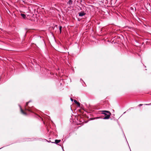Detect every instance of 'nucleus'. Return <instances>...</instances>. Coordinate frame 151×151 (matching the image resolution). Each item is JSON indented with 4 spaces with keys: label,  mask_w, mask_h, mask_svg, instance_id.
Segmentation results:
<instances>
[{
    "label": "nucleus",
    "mask_w": 151,
    "mask_h": 151,
    "mask_svg": "<svg viewBox=\"0 0 151 151\" xmlns=\"http://www.w3.org/2000/svg\"><path fill=\"white\" fill-rule=\"evenodd\" d=\"M62 27L61 26H59V31H60V33L61 34L62 32Z\"/></svg>",
    "instance_id": "obj_10"
},
{
    "label": "nucleus",
    "mask_w": 151,
    "mask_h": 151,
    "mask_svg": "<svg viewBox=\"0 0 151 151\" xmlns=\"http://www.w3.org/2000/svg\"><path fill=\"white\" fill-rule=\"evenodd\" d=\"M73 4V1L72 0H69L68 2L67 3V4L70 6Z\"/></svg>",
    "instance_id": "obj_8"
},
{
    "label": "nucleus",
    "mask_w": 151,
    "mask_h": 151,
    "mask_svg": "<svg viewBox=\"0 0 151 151\" xmlns=\"http://www.w3.org/2000/svg\"><path fill=\"white\" fill-rule=\"evenodd\" d=\"M80 81H82L83 82V83H84V82H83V80H82L81 78L80 79Z\"/></svg>",
    "instance_id": "obj_17"
},
{
    "label": "nucleus",
    "mask_w": 151,
    "mask_h": 151,
    "mask_svg": "<svg viewBox=\"0 0 151 151\" xmlns=\"http://www.w3.org/2000/svg\"><path fill=\"white\" fill-rule=\"evenodd\" d=\"M51 142L50 141H49V142Z\"/></svg>",
    "instance_id": "obj_21"
},
{
    "label": "nucleus",
    "mask_w": 151,
    "mask_h": 151,
    "mask_svg": "<svg viewBox=\"0 0 151 151\" xmlns=\"http://www.w3.org/2000/svg\"><path fill=\"white\" fill-rule=\"evenodd\" d=\"M101 113L105 115V116L101 118L103 119H107L109 118L111 115L110 112L108 111L103 110L101 111Z\"/></svg>",
    "instance_id": "obj_1"
},
{
    "label": "nucleus",
    "mask_w": 151,
    "mask_h": 151,
    "mask_svg": "<svg viewBox=\"0 0 151 151\" xmlns=\"http://www.w3.org/2000/svg\"><path fill=\"white\" fill-rule=\"evenodd\" d=\"M62 149L63 150V151H64V149H63V147H62Z\"/></svg>",
    "instance_id": "obj_18"
},
{
    "label": "nucleus",
    "mask_w": 151,
    "mask_h": 151,
    "mask_svg": "<svg viewBox=\"0 0 151 151\" xmlns=\"http://www.w3.org/2000/svg\"><path fill=\"white\" fill-rule=\"evenodd\" d=\"M124 136H125V138L127 140V139H126V137H125V135H124Z\"/></svg>",
    "instance_id": "obj_22"
},
{
    "label": "nucleus",
    "mask_w": 151,
    "mask_h": 151,
    "mask_svg": "<svg viewBox=\"0 0 151 151\" xmlns=\"http://www.w3.org/2000/svg\"><path fill=\"white\" fill-rule=\"evenodd\" d=\"M128 145H129L128 143L127 142Z\"/></svg>",
    "instance_id": "obj_29"
},
{
    "label": "nucleus",
    "mask_w": 151,
    "mask_h": 151,
    "mask_svg": "<svg viewBox=\"0 0 151 151\" xmlns=\"http://www.w3.org/2000/svg\"><path fill=\"white\" fill-rule=\"evenodd\" d=\"M130 9L132 10L133 11L134 10V9L133 7H131L130 8Z\"/></svg>",
    "instance_id": "obj_13"
},
{
    "label": "nucleus",
    "mask_w": 151,
    "mask_h": 151,
    "mask_svg": "<svg viewBox=\"0 0 151 151\" xmlns=\"http://www.w3.org/2000/svg\"><path fill=\"white\" fill-rule=\"evenodd\" d=\"M62 149L63 150V151H64V149H63V147H62Z\"/></svg>",
    "instance_id": "obj_19"
},
{
    "label": "nucleus",
    "mask_w": 151,
    "mask_h": 151,
    "mask_svg": "<svg viewBox=\"0 0 151 151\" xmlns=\"http://www.w3.org/2000/svg\"><path fill=\"white\" fill-rule=\"evenodd\" d=\"M136 10V9L135 7V10Z\"/></svg>",
    "instance_id": "obj_23"
},
{
    "label": "nucleus",
    "mask_w": 151,
    "mask_h": 151,
    "mask_svg": "<svg viewBox=\"0 0 151 151\" xmlns=\"http://www.w3.org/2000/svg\"><path fill=\"white\" fill-rule=\"evenodd\" d=\"M70 100L72 101H74L73 99L72 98H70Z\"/></svg>",
    "instance_id": "obj_16"
},
{
    "label": "nucleus",
    "mask_w": 151,
    "mask_h": 151,
    "mask_svg": "<svg viewBox=\"0 0 151 151\" xmlns=\"http://www.w3.org/2000/svg\"><path fill=\"white\" fill-rule=\"evenodd\" d=\"M74 102L78 106H80V103L78 102L77 100H74Z\"/></svg>",
    "instance_id": "obj_7"
},
{
    "label": "nucleus",
    "mask_w": 151,
    "mask_h": 151,
    "mask_svg": "<svg viewBox=\"0 0 151 151\" xmlns=\"http://www.w3.org/2000/svg\"><path fill=\"white\" fill-rule=\"evenodd\" d=\"M3 147H1V148H0V149H1V148H2Z\"/></svg>",
    "instance_id": "obj_26"
},
{
    "label": "nucleus",
    "mask_w": 151,
    "mask_h": 151,
    "mask_svg": "<svg viewBox=\"0 0 151 151\" xmlns=\"http://www.w3.org/2000/svg\"><path fill=\"white\" fill-rule=\"evenodd\" d=\"M128 145H129L128 143L127 142Z\"/></svg>",
    "instance_id": "obj_30"
},
{
    "label": "nucleus",
    "mask_w": 151,
    "mask_h": 151,
    "mask_svg": "<svg viewBox=\"0 0 151 151\" xmlns=\"http://www.w3.org/2000/svg\"><path fill=\"white\" fill-rule=\"evenodd\" d=\"M144 66L145 67H146V66Z\"/></svg>",
    "instance_id": "obj_27"
},
{
    "label": "nucleus",
    "mask_w": 151,
    "mask_h": 151,
    "mask_svg": "<svg viewBox=\"0 0 151 151\" xmlns=\"http://www.w3.org/2000/svg\"><path fill=\"white\" fill-rule=\"evenodd\" d=\"M134 108L133 107H131L130 109H128L127 110V111H129L130 110H131V109H133Z\"/></svg>",
    "instance_id": "obj_12"
},
{
    "label": "nucleus",
    "mask_w": 151,
    "mask_h": 151,
    "mask_svg": "<svg viewBox=\"0 0 151 151\" xmlns=\"http://www.w3.org/2000/svg\"><path fill=\"white\" fill-rule=\"evenodd\" d=\"M150 105H151V103H150Z\"/></svg>",
    "instance_id": "obj_31"
},
{
    "label": "nucleus",
    "mask_w": 151,
    "mask_h": 151,
    "mask_svg": "<svg viewBox=\"0 0 151 151\" xmlns=\"http://www.w3.org/2000/svg\"><path fill=\"white\" fill-rule=\"evenodd\" d=\"M125 112H124V114L125 113Z\"/></svg>",
    "instance_id": "obj_24"
},
{
    "label": "nucleus",
    "mask_w": 151,
    "mask_h": 151,
    "mask_svg": "<svg viewBox=\"0 0 151 151\" xmlns=\"http://www.w3.org/2000/svg\"><path fill=\"white\" fill-rule=\"evenodd\" d=\"M130 151H131V150H130Z\"/></svg>",
    "instance_id": "obj_32"
},
{
    "label": "nucleus",
    "mask_w": 151,
    "mask_h": 151,
    "mask_svg": "<svg viewBox=\"0 0 151 151\" xmlns=\"http://www.w3.org/2000/svg\"><path fill=\"white\" fill-rule=\"evenodd\" d=\"M21 15L23 18L25 19L26 18V15L24 14L21 13Z\"/></svg>",
    "instance_id": "obj_9"
},
{
    "label": "nucleus",
    "mask_w": 151,
    "mask_h": 151,
    "mask_svg": "<svg viewBox=\"0 0 151 151\" xmlns=\"http://www.w3.org/2000/svg\"><path fill=\"white\" fill-rule=\"evenodd\" d=\"M43 139L41 138H27L25 139V141H34L35 140H39L40 141H43Z\"/></svg>",
    "instance_id": "obj_3"
},
{
    "label": "nucleus",
    "mask_w": 151,
    "mask_h": 151,
    "mask_svg": "<svg viewBox=\"0 0 151 151\" xmlns=\"http://www.w3.org/2000/svg\"><path fill=\"white\" fill-rule=\"evenodd\" d=\"M80 9H81H81H82L81 8Z\"/></svg>",
    "instance_id": "obj_25"
},
{
    "label": "nucleus",
    "mask_w": 151,
    "mask_h": 151,
    "mask_svg": "<svg viewBox=\"0 0 151 151\" xmlns=\"http://www.w3.org/2000/svg\"><path fill=\"white\" fill-rule=\"evenodd\" d=\"M143 105V104H139L138 105V106H142Z\"/></svg>",
    "instance_id": "obj_14"
},
{
    "label": "nucleus",
    "mask_w": 151,
    "mask_h": 151,
    "mask_svg": "<svg viewBox=\"0 0 151 151\" xmlns=\"http://www.w3.org/2000/svg\"><path fill=\"white\" fill-rule=\"evenodd\" d=\"M31 101H29L26 102L25 109L26 111H27L29 112L33 113V111L35 110L34 108L32 107V108L31 109L30 107L28 106L29 103Z\"/></svg>",
    "instance_id": "obj_2"
},
{
    "label": "nucleus",
    "mask_w": 151,
    "mask_h": 151,
    "mask_svg": "<svg viewBox=\"0 0 151 151\" xmlns=\"http://www.w3.org/2000/svg\"><path fill=\"white\" fill-rule=\"evenodd\" d=\"M62 149L63 150V151H64V149H63V147H62Z\"/></svg>",
    "instance_id": "obj_20"
},
{
    "label": "nucleus",
    "mask_w": 151,
    "mask_h": 151,
    "mask_svg": "<svg viewBox=\"0 0 151 151\" xmlns=\"http://www.w3.org/2000/svg\"><path fill=\"white\" fill-rule=\"evenodd\" d=\"M144 105H147V106L151 105L150 103L149 104H145Z\"/></svg>",
    "instance_id": "obj_15"
},
{
    "label": "nucleus",
    "mask_w": 151,
    "mask_h": 151,
    "mask_svg": "<svg viewBox=\"0 0 151 151\" xmlns=\"http://www.w3.org/2000/svg\"><path fill=\"white\" fill-rule=\"evenodd\" d=\"M79 16L82 17L86 14V13L84 11H82L81 12L78 13Z\"/></svg>",
    "instance_id": "obj_5"
},
{
    "label": "nucleus",
    "mask_w": 151,
    "mask_h": 151,
    "mask_svg": "<svg viewBox=\"0 0 151 151\" xmlns=\"http://www.w3.org/2000/svg\"><path fill=\"white\" fill-rule=\"evenodd\" d=\"M61 141V140L60 139H55V142H51L52 143H55L56 144H58V143L60 142Z\"/></svg>",
    "instance_id": "obj_6"
},
{
    "label": "nucleus",
    "mask_w": 151,
    "mask_h": 151,
    "mask_svg": "<svg viewBox=\"0 0 151 151\" xmlns=\"http://www.w3.org/2000/svg\"><path fill=\"white\" fill-rule=\"evenodd\" d=\"M42 141L44 142H49V141L47 140V139H43Z\"/></svg>",
    "instance_id": "obj_11"
},
{
    "label": "nucleus",
    "mask_w": 151,
    "mask_h": 151,
    "mask_svg": "<svg viewBox=\"0 0 151 151\" xmlns=\"http://www.w3.org/2000/svg\"><path fill=\"white\" fill-rule=\"evenodd\" d=\"M99 118V117H98L97 118V119H98V118Z\"/></svg>",
    "instance_id": "obj_28"
},
{
    "label": "nucleus",
    "mask_w": 151,
    "mask_h": 151,
    "mask_svg": "<svg viewBox=\"0 0 151 151\" xmlns=\"http://www.w3.org/2000/svg\"><path fill=\"white\" fill-rule=\"evenodd\" d=\"M19 105L20 107V111H21V112L22 113V114H23L24 115H27V113L22 109L21 107V106L20 105Z\"/></svg>",
    "instance_id": "obj_4"
}]
</instances>
